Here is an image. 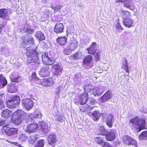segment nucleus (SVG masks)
Wrapping results in <instances>:
<instances>
[{
	"mask_svg": "<svg viewBox=\"0 0 147 147\" xmlns=\"http://www.w3.org/2000/svg\"><path fill=\"white\" fill-rule=\"evenodd\" d=\"M24 50L22 49V52L26 53L28 56L27 62L29 63L34 62L39 64L40 61L38 56V52L34 49H33L32 47L29 46L27 47H23Z\"/></svg>",
	"mask_w": 147,
	"mask_h": 147,
	"instance_id": "1",
	"label": "nucleus"
},
{
	"mask_svg": "<svg viewBox=\"0 0 147 147\" xmlns=\"http://www.w3.org/2000/svg\"><path fill=\"white\" fill-rule=\"evenodd\" d=\"M26 115L24 111L22 110H18L13 113L11 121L14 124L19 125L22 122Z\"/></svg>",
	"mask_w": 147,
	"mask_h": 147,
	"instance_id": "2",
	"label": "nucleus"
},
{
	"mask_svg": "<svg viewBox=\"0 0 147 147\" xmlns=\"http://www.w3.org/2000/svg\"><path fill=\"white\" fill-rule=\"evenodd\" d=\"M130 122L136 128H138L139 131L145 129L146 123L143 119H139L138 117L131 119Z\"/></svg>",
	"mask_w": 147,
	"mask_h": 147,
	"instance_id": "3",
	"label": "nucleus"
},
{
	"mask_svg": "<svg viewBox=\"0 0 147 147\" xmlns=\"http://www.w3.org/2000/svg\"><path fill=\"white\" fill-rule=\"evenodd\" d=\"M88 53L89 54L93 55L96 61L99 60L100 56V52L99 49H97L96 44L94 42L90 48L88 49Z\"/></svg>",
	"mask_w": 147,
	"mask_h": 147,
	"instance_id": "4",
	"label": "nucleus"
},
{
	"mask_svg": "<svg viewBox=\"0 0 147 147\" xmlns=\"http://www.w3.org/2000/svg\"><path fill=\"white\" fill-rule=\"evenodd\" d=\"M42 59L43 63L46 65H51L54 63L55 60L48 53L45 52L42 55Z\"/></svg>",
	"mask_w": 147,
	"mask_h": 147,
	"instance_id": "5",
	"label": "nucleus"
},
{
	"mask_svg": "<svg viewBox=\"0 0 147 147\" xmlns=\"http://www.w3.org/2000/svg\"><path fill=\"white\" fill-rule=\"evenodd\" d=\"M23 40V47L21 48L22 49H22L24 50L23 47H26L24 46V45H33L34 44V40L33 38L30 36L28 34H26L24 35L22 38Z\"/></svg>",
	"mask_w": 147,
	"mask_h": 147,
	"instance_id": "6",
	"label": "nucleus"
},
{
	"mask_svg": "<svg viewBox=\"0 0 147 147\" xmlns=\"http://www.w3.org/2000/svg\"><path fill=\"white\" fill-rule=\"evenodd\" d=\"M31 123L28 125L25 129V131L29 133L36 132L38 128L37 123L33 121H31Z\"/></svg>",
	"mask_w": 147,
	"mask_h": 147,
	"instance_id": "7",
	"label": "nucleus"
},
{
	"mask_svg": "<svg viewBox=\"0 0 147 147\" xmlns=\"http://www.w3.org/2000/svg\"><path fill=\"white\" fill-rule=\"evenodd\" d=\"M93 64L92 56H86L83 61V66L85 68L89 69L92 66Z\"/></svg>",
	"mask_w": 147,
	"mask_h": 147,
	"instance_id": "8",
	"label": "nucleus"
},
{
	"mask_svg": "<svg viewBox=\"0 0 147 147\" xmlns=\"http://www.w3.org/2000/svg\"><path fill=\"white\" fill-rule=\"evenodd\" d=\"M63 67L58 64L54 65L52 67V72L54 75L59 76L63 72Z\"/></svg>",
	"mask_w": 147,
	"mask_h": 147,
	"instance_id": "9",
	"label": "nucleus"
},
{
	"mask_svg": "<svg viewBox=\"0 0 147 147\" xmlns=\"http://www.w3.org/2000/svg\"><path fill=\"white\" fill-rule=\"evenodd\" d=\"M42 116V115L40 110L36 109L35 111V114L33 115L32 114H31L28 116L26 119V121L29 122L32 121H34V119L35 118H40Z\"/></svg>",
	"mask_w": 147,
	"mask_h": 147,
	"instance_id": "10",
	"label": "nucleus"
},
{
	"mask_svg": "<svg viewBox=\"0 0 147 147\" xmlns=\"http://www.w3.org/2000/svg\"><path fill=\"white\" fill-rule=\"evenodd\" d=\"M22 102L23 106L28 111L30 110L33 106V101L30 98H24Z\"/></svg>",
	"mask_w": 147,
	"mask_h": 147,
	"instance_id": "11",
	"label": "nucleus"
},
{
	"mask_svg": "<svg viewBox=\"0 0 147 147\" xmlns=\"http://www.w3.org/2000/svg\"><path fill=\"white\" fill-rule=\"evenodd\" d=\"M6 125L3 126V129H6L5 132L8 136H10L18 133V129L17 128L14 127L10 128L7 127Z\"/></svg>",
	"mask_w": 147,
	"mask_h": 147,
	"instance_id": "12",
	"label": "nucleus"
},
{
	"mask_svg": "<svg viewBox=\"0 0 147 147\" xmlns=\"http://www.w3.org/2000/svg\"><path fill=\"white\" fill-rule=\"evenodd\" d=\"M122 141L124 144L127 145H136V142L129 136H123Z\"/></svg>",
	"mask_w": 147,
	"mask_h": 147,
	"instance_id": "13",
	"label": "nucleus"
},
{
	"mask_svg": "<svg viewBox=\"0 0 147 147\" xmlns=\"http://www.w3.org/2000/svg\"><path fill=\"white\" fill-rule=\"evenodd\" d=\"M116 136V132L114 129H112L109 131L106 135V138L107 140L112 141L114 140Z\"/></svg>",
	"mask_w": 147,
	"mask_h": 147,
	"instance_id": "14",
	"label": "nucleus"
},
{
	"mask_svg": "<svg viewBox=\"0 0 147 147\" xmlns=\"http://www.w3.org/2000/svg\"><path fill=\"white\" fill-rule=\"evenodd\" d=\"M88 97V95L86 92L83 93L80 95L78 96V100L80 104L83 105L86 104Z\"/></svg>",
	"mask_w": 147,
	"mask_h": 147,
	"instance_id": "15",
	"label": "nucleus"
},
{
	"mask_svg": "<svg viewBox=\"0 0 147 147\" xmlns=\"http://www.w3.org/2000/svg\"><path fill=\"white\" fill-rule=\"evenodd\" d=\"M50 72V70L48 67H43L39 72V74L41 77H45L49 76Z\"/></svg>",
	"mask_w": 147,
	"mask_h": 147,
	"instance_id": "16",
	"label": "nucleus"
},
{
	"mask_svg": "<svg viewBox=\"0 0 147 147\" xmlns=\"http://www.w3.org/2000/svg\"><path fill=\"white\" fill-rule=\"evenodd\" d=\"M105 87V86L100 85L98 87H95L92 90L93 94L94 96L100 95L104 91Z\"/></svg>",
	"mask_w": 147,
	"mask_h": 147,
	"instance_id": "17",
	"label": "nucleus"
},
{
	"mask_svg": "<svg viewBox=\"0 0 147 147\" xmlns=\"http://www.w3.org/2000/svg\"><path fill=\"white\" fill-rule=\"evenodd\" d=\"M64 27L62 23H57L55 25L54 31L56 33H60L63 32Z\"/></svg>",
	"mask_w": 147,
	"mask_h": 147,
	"instance_id": "18",
	"label": "nucleus"
},
{
	"mask_svg": "<svg viewBox=\"0 0 147 147\" xmlns=\"http://www.w3.org/2000/svg\"><path fill=\"white\" fill-rule=\"evenodd\" d=\"M10 77L11 80L14 82H20L22 80L21 77L17 72H13L10 75Z\"/></svg>",
	"mask_w": 147,
	"mask_h": 147,
	"instance_id": "19",
	"label": "nucleus"
},
{
	"mask_svg": "<svg viewBox=\"0 0 147 147\" xmlns=\"http://www.w3.org/2000/svg\"><path fill=\"white\" fill-rule=\"evenodd\" d=\"M70 41V44L68 46V48L72 51L78 47V42L74 37L71 38Z\"/></svg>",
	"mask_w": 147,
	"mask_h": 147,
	"instance_id": "20",
	"label": "nucleus"
},
{
	"mask_svg": "<svg viewBox=\"0 0 147 147\" xmlns=\"http://www.w3.org/2000/svg\"><path fill=\"white\" fill-rule=\"evenodd\" d=\"M105 122L107 125L109 127H112L113 123L114 122L113 115L111 114L108 115L107 117Z\"/></svg>",
	"mask_w": 147,
	"mask_h": 147,
	"instance_id": "21",
	"label": "nucleus"
},
{
	"mask_svg": "<svg viewBox=\"0 0 147 147\" xmlns=\"http://www.w3.org/2000/svg\"><path fill=\"white\" fill-rule=\"evenodd\" d=\"M112 96L111 92L110 90L107 91L101 98L100 100L102 102H105L110 99Z\"/></svg>",
	"mask_w": 147,
	"mask_h": 147,
	"instance_id": "22",
	"label": "nucleus"
},
{
	"mask_svg": "<svg viewBox=\"0 0 147 147\" xmlns=\"http://www.w3.org/2000/svg\"><path fill=\"white\" fill-rule=\"evenodd\" d=\"M48 141L50 144L54 146L55 144L57 142L55 135L54 134L50 135L48 138Z\"/></svg>",
	"mask_w": 147,
	"mask_h": 147,
	"instance_id": "23",
	"label": "nucleus"
},
{
	"mask_svg": "<svg viewBox=\"0 0 147 147\" xmlns=\"http://www.w3.org/2000/svg\"><path fill=\"white\" fill-rule=\"evenodd\" d=\"M7 88L8 91L11 93L16 92L17 91L14 83L8 84L7 86Z\"/></svg>",
	"mask_w": 147,
	"mask_h": 147,
	"instance_id": "24",
	"label": "nucleus"
},
{
	"mask_svg": "<svg viewBox=\"0 0 147 147\" xmlns=\"http://www.w3.org/2000/svg\"><path fill=\"white\" fill-rule=\"evenodd\" d=\"M41 129L44 133H46L50 130V127L47 123L42 122L41 123Z\"/></svg>",
	"mask_w": 147,
	"mask_h": 147,
	"instance_id": "25",
	"label": "nucleus"
},
{
	"mask_svg": "<svg viewBox=\"0 0 147 147\" xmlns=\"http://www.w3.org/2000/svg\"><path fill=\"white\" fill-rule=\"evenodd\" d=\"M133 22V20L130 18H127V19H123V20L124 25L127 28L130 27L131 26Z\"/></svg>",
	"mask_w": 147,
	"mask_h": 147,
	"instance_id": "26",
	"label": "nucleus"
},
{
	"mask_svg": "<svg viewBox=\"0 0 147 147\" xmlns=\"http://www.w3.org/2000/svg\"><path fill=\"white\" fill-rule=\"evenodd\" d=\"M53 81L51 79L49 78L48 79H45L42 82L41 84L42 86H49L52 85Z\"/></svg>",
	"mask_w": 147,
	"mask_h": 147,
	"instance_id": "27",
	"label": "nucleus"
},
{
	"mask_svg": "<svg viewBox=\"0 0 147 147\" xmlns=\"http://www.w3.org/2000/svg\"><path fill=\"white\" fill-rule=\"evenodd\" d=\"M92 117L94 121H97L98 120L100 116V113L98 111H95L92 113Z\"/></svg>",
	"mask_w": 147,
	"mask_h": 147,
	"instance_id": "28",
	"label": "nucleus"
},
{
	"mask_svg": "<svg viewBox=\"0 0 147 147\" xmlns=\"http://www.w3.org/2000/svg\"><path fill=\"white\" fill-rule=\"evenodd\" d=\"M67 39L65 36L58 38L57 40L58 43L62 45H65L66 43Z\"/></svg>",
	"mask_w": 147,
	"mask_h": 147,
	"instance_id": "29",
	"label": "nucleus"
},
{
	"mask_svg": "<svg viewBox=\"0 0 147 147\" xmlns=\"http://www.w3.org/2000/svg\"><path fill=\"white\" fill-rule=\"evenodd\" d=\"M38 135H36L30 136L28 138L29 142L31 144H33L38 138Z\"/></svg>",
	"mask_w": 147,
	"mask_h": 147,
	"instance_id": "30",
	"label": "nucleus"
},
{
	"mask_svg": "<svg viewBox=\"0 0 147 147\" xmlns=\"http://www.w3.org/2000/svg\"><path fill=\"white\" fill-rule=\"evenodd\" d=\"M105 138L103 137H97L94 138L95 141L98 144L102 145L105 143Z\"/></svg>",
	"mask_w": 147,
	"mask_h": 147,
	"instance_id": "31",
	"label": "nucleus"
},
{
	"mask_svg": "<svg viewBox=\"0 0 147 147\" xmlns=\"http://www.w3.org/2000/svg\"><path fill=\"white\" fill-rule=\"evenodd\" d=\"M7 105L8 107L10 109L15 108L18 105V104L10 100H9L7 102Z\"/></svg>",
	"mask_w": 147,
	"mask_h": 147,
	"instance_id": "32",
	"label": "nucleus"
},
{
	"mask_svg": "<svg viewBox=\"0 0 147 147\" xmlns=\"http://www.w3.org/2000/svg\"><path fill=\"white\" fill-rule=\"evenodd\" d=\"M9 11L7 9H2L0 10V16L2 18H5L9 14Z\"/></svg>",
	"mask_w": 147,
	"mask_h": 147,
	"instance_id": "33",
	"label": "nucleus"
},
{
	"mask_svg": "<svg viewBox=\"0 0 147 147\" xmlns=\"http://www.w3.org/2000/svg\"><path fill=\"white\" fill-rule=\"evenodd\" d=\"M11 112L8 109H6L3 111L1 115L5 118L9 117L11 114Z\"/></svg>",
	"mask_w": 147,
	"mask_h": 147,
	"instance_id": "34",
	"label": "nucleus"
},
{
	"mask_svg": "<svg viewBox=\"0 0 147 147\" xmlns=\"http://www.w3.org/2000/svg\"><path fill=\"white\" fill-rule=\"evenodd\" d=\"M122 18L123 19L130 18L131 16L130 13L127 11H122L121 13Z\"/></svg>",
	"mask_w": 147,
	"mask_h": 147,
	"instance_id": "35",
	"label": "nucleus"
},
{
	"mask_svg": "<svg viewBox=\"0 0 147 147\" xmlns=\"http://www.w3.org/2000/svg\"><path fill=\"white\" fill-rule=\"evenodd\" d=\"M7 81L5 78L2 75H0V88L5 86L7 84Z\"/></svg>",
	"mask_w": 147,
	"mask_h": 147,
	"instance_id": "36",
	"label": "nucleus"
},
{
	"mask_svg": "<svg viewBox=\"0 0 147 147\" xmlns=\"http://www.w3.org/2000/svg\"><path fill=\"white\" fill-rule=\"evenodd\" d=\"M35 36L38 39L42 40L45 39V36L44 34L40 31H38L35 34Z\"/></svg>",
	"mask_w": 147,
	"mask_h": 147,
	"instance_id": "37",
	"label": "nucleus"
},
{
	"mask_svg": "<svg viewBox=\"0 0 147 147\" xmlns=\"http://www.w3.org/2000/svg\"><path fill=\"white\" fill-rule=\"evenodd\" d=\"M121 68L122 69H125L126 72H127L128 73H129V70L128 69L127 64V61L126 59H125V61L123 62Z\"/></svg>",
	"mask_w": 147,
	"mask_h": 147,
	"instance_id": "38",
	"label": "nucleus"
},
{
	"mask_svg": "<svg viewBox=\"0 0 147 147\" xmlns=\"http://www.w3.org/2000/svg\"><path fill=\"white\" fill-rule=\"evenodd\" d=\"M139 138L141 140L147 139V131L143 132L139 136Z\"/></svg>",
	"mask_w": 147,
	"mask_h": 147,
	"instance_id": "39",
	"label": "nucleus"
},
{
	"mask_svg": "<svg viewBox=\"0 0 147 147\" xmlns=\"http://www.w3.org/2000/svg\"><path fill=\"white\" fill-rule=\"evenodd\" d=\"M27 139V137L24 134H22L19 136L18 139L21 142H25Z\"/></svg>",
	"mask_w": 147,
	"mask_h": 147,
	"instance_id": "40",
	"label": "nucleus"
},
{
	"mask_svg": "<svg viewBox=\"0 0 147 147\" xmlns=\"http://www.w3.org/2000/svg\"><path fill=\"white\" fill-rule=\"evenodd\" d=\"M11 100L19 105L20 102V97L18 96H13Z\"/></svg>",
	"mask_w": 147,
	"mask_h": 147,
	"instance_id": "41",
	"label": "nucleus"
},
{
	"mask_svg": "<svg viewBox=\"0 0 147 147\" xmlns=\"http://www.w3.org/2000/svg\"><path fill=\"white\" fill-rule=\"evenodd\" d=\"M110 65V63H103L102 64L101 67L103 71H106L109 68Z\"/></svg>",
	"mask_w": 147,
	"mask_h": 147,
	"instance_id": "42",
	"label": "nucleus"
},
{
	"mask_svg": "<svg viewBox=\"0 0 147 147\" xmlns=\"http://www.w3.org/2000/svg\"><path fill=\"white\" fill-rule=\"evenodd\" d=\"M44 146V141L43 140H40L34 146L35 147H43Z\"/></svg>",
	"mask_w": 147,
	"mask_h": 147,
	"instance_id": "43",
	"label": "nucleus"
},
{
	"mask_svg": "<svg viewBox=\"0 0 147 147\" xmlns=\"http://www.w3.org/2000/svg\"><path fill=\"white\" fill-rule=\"evenodd\" d=\"M84 89L86 92H89L92 89V86L90 84H87L85 85Z\"/></svg>",
	"mask_w": 147,
	"mask_h": 147,
	"instance_id": "44",
	"label": "nucleus"
},
{
	"mask_svg": "<svg viewBox=\"0 0 147 147\" xmlns=\"http://www.w3.org/2000/svg\"><path fill=\"white\" fill-rule=\"evenodd\" d=\"M107 132L106 130L103 127H100L99 129V134L100 135H105Z\"/></svg>",
	"mask_w": 147,
	"mask_h": 147,
	"instance_id": "45",
	"label": "nucleus"
},
{
	"mask_svg": "<svg viewBox=\"0 0 147 147\" xmlns=\"http://www.w3.org/2000/svg\"><path fill=\"white\" fill-rule=\"evenodd\" d=\"M115 27L116 28L117 31L118 32H120L123 29V28L121 26L119 23L117 22L115 26Z\"/></svg>",
	"mask_w": 147,
	"mask_h": 147,
	"instance_id": "46",
	"label": "nucleus"
},
{
	"mask_svg": "<svg viewBox=\"0 0 147 147\" xmlns=\"http://www.w3.org/2000/svg\"><path fill=\"white\" fill-rule=\"evenodd\" d=\"M71 51L68 48V49L65 48L63 50V53L65 55H69L71 53Z\"/></svg>",
	"mask_w": 147,
	"mask_h": 147,
	"instance_id": "47",
	"label": "nucleus"
},
{
	"mask_svg": "<svg viewBox=\"0 0 147 147\" xmlns=\"http://www.w3.org/2000/svg\"><path fill=\"white\" fill-rule=\"evenodd\" d=\"M81 56L82 55L81 53H76L74 55L73 58L75 59H78L81 57Z\"/></svg>",
	"mask_w": 147,
	"mask_h": 147,
	"instance_id": "48",
	"label": "nucleus"
},
{
	"mask_svg": "<svg viewBox=\"0 0 147 147\" xmlns=\"http://www.w3.org/2000/svg\"><path fill=\"white\" fill-rule=\"evenodd\" d=\"M102 68V67H101V66H96L95 67V69L97 73H101L102 72V71H103V70L101 69Z\"/></svg>",
	"mask_w": 147,
	"mask_h": 147,
	"instance_id": "49",
	"label": "nucleus"
},
{
	"mask_svg": "<svg viewBox=\"0 0 147 147\" xmlns=\"http://www.w3.org/2000/svg\"><path fill=\"white\" fill-rule=\"evenodd\" d=\"M131 0H128L125 2L124 6L127 7H129L131 5Z\"/></svg>",
	"mask_w": 147,
	"mask_h": 147,
	"instance_id": "50",
	"label": "nucleus"
},
{
	"mask_svg": "<svg viewBox=\"0 0 147 147\" xmlns=\"http://www.w3.org/2000/svg\"><path fill=\"white\" fill-rule=\"evenodd\" d=\"M62 7V6L61 5H59V6L56 7H52V8L53 9H54L55 11H58L60 10L61 7Z\"/></svg>",
	"mask_w": 147,
	"mask_h": 147,
	"instance_id": "51",
	"label": "nucleus"
},
{
	"mask_svg": "<svg viewBox=\"0 0 147 147\" xmlns=\"http://www.w3.org/2000/svg\"><path fill=\"white\" fill-rule=\"evenodd\" d=\"M32 78L33 79H34L36 80H37L39 81H40V82H41V81L42 80L38 78L36 76V74L35 72H34L32 74Z\"/></svg>",
	"mask_w": 147,
	"mask_h": 147,
	"instance_id": "52",
	"label": "nucleus"
},
{
	"mask_svg": "<svg viewBox=\"0 0 147 147\" xmlns=\"http://www.w3.org/2000/svg\"><path fill=\"white\" fill-rule=\"evenodd\" d=\"M6 120H4L2 118H0V126L4 125L5 123Z\"/></svg>",
	"mask_w": 147,
	"mask_h": 147,
	"instance_id": "53",
	"label": "nucleus"
},
{
	"mask_svg": "<svg viewBox=\"0 0 147 147\" xmlns=\"http://www.w3.org/2000/svg\"><path fill=\"white\" fill-rule=\"evenodd\" d=\"M28 30V28L26 25H24V26L21 29V32L22 33L27 32Z\"/></svg>",
	"mask_w": 147,
	"mask_h": 147,
	"instance_id": "54",
	"label": "nucleus"
},
{
	"mask_svg": "<svg viewBox=\"0 0 147 147\" xmlns=\"http://www.w3.org/2000/svg\"><path fill=\"white\" fill-rule=\"evenodd\" d=\"M9 142L10 143L13 144H14L16 146H17L18 147H22V146L20 144H19L17 142Z\"/></svg>",
	"mask_w": 147,
	"mask_h": 147,
	"instance_id": "55",
	"label": "nucleus"
},
{
	"mask_svg": "<svg viewBox=\"0 0 147 147\" xmlns=\"http://www.w3.org/2000/svg\"><path fill=\"white\" fill-rule=\"evenodd\" d=\"M0 97H1V96H0ZM0 108L1 109L4 108L3 102L2 101L1 97H0Z\"/></svg>",
	"mask_w": 147,
	"mask_h": 147,
	"instance_id": "56",
	"label": "nucleus"
},
{
	"mask_svg": "<svg viewBox=\"0 0 147 147\" xmlns=\"http://www.w3.org/2000/svg\"><path fill=\"white\" fill-rule=\"evenodd\" d=\"M103 147H112L110 144L108 142H105L103 146Z\"/></svg>",
	"mask_w": 147,
	"mask_h": 147,
	"instance_id": "57",
	"label": "nucleus"
},
{
	"mask_svg": "<svg viewBox=\"0 0 147 147\" xmlns=\"http://www.w3.org/2000/svg\"><path fill=\"white\" fill-rule=\"evenodd\" d=\"M6 24V23H3V24H1L0 25V28H1L3 27L4 26H5Z\"/></svg>",
	"mask_w": 147,
	"mask_h": 147,
	"instance_id": "58",
	"label": "nucleus"
},
{
	"mask_svg": "<svg viewBox=\"0 0 147 147\" xmlns=\"http://www.w3.org/2000/svg\"><path fill=\"white\" fill-rule=\"evenodd\" d=\"M116 1L117 2H123L122 0H116Z\"/></svg>",
	"mask_w": 147,
	"mask_h": 147,
	"instance_id": "59",
	"label": "nucleus"
},
{
	"mask_svg": "<svg viewBox=\"0 0 147 147\" xmlns=\"http://www.w3.org/2000/svg\"><path fill=\"white\" fill-rule=\"evenodd\" d=\"M123 75L124 76V77H125L126 76H129V73H128V74L127 75L123 74Z\"/></svg>",
	"mask_w": 147,
	"mask_h": 147,
	"instance_id": "60",
	"label": "nucleus"
},
{
	"mask_svg": "<svg viewBox=\"0 0 147 147\" xmlns=\"http://www.w3.org/2000/svg\"><path fill=\"white\" fill-rule=\"evenodd\" d=\"M129 78H128L127 79V81L128 80H129Z\"/></svg>",
	"mask_w": 147,
	"mask_h": 147,
	"instance_id": "61",
	"label": "nucleus"
},
{
	"mask_svg": "<svg viewBox=\"0 0 147 147\" xmlns=\"http://www.w3.org/2000/svg\"><path fill=\"white\" fill-rule=\"evenodd\" d=\"M91 104H93V102H91Z\"/></svg>",
	"mask_w": 147,
	"mask_h": 147,
	"instance_id": "62",
	"label": "nucleus"
}]
</instances>
